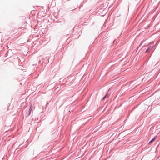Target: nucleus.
Here are the masks:
<instances>
[{"label": "nucleus", "instance_id": "obj_1", "mask_svg": "<svg viewBox=\"0 0 160 160\" xmlns=\"http://www.w3.org/2000/svg\"><path fill=\"white\" fill-rule=\"evenodd\" d=\"M109 96L108 94H106V95H105V96H104V97L102 98V100H104L107 98Z\"/></svg>", "mask_w": 160, "mask_h": 160}, {"label": "nucleus", "instance_id": "obj_2", "mask_svg": "<svg viewBox=\"0 0 160 160\" xmlns=\"http://www.w3.org/2000/svg\"><path fill=\"white\" fill-rule=\"evenodd\" d=\"M152 48V47H149L146 50V52H148Z\"/></svg>", "mask_w": 160, "mask_h": 160}, {"label": "nucleus", "instance_id": "obj_3", "mask_svg": "<svg viewBox=\"0 0 160 160\" xmlns=\"http://www.w3.org/2000/svg\"><path fill=\"white\" fill-rule=\"evenodd\" d=\"M155 137H154V138H153L152 140H151L149 142V144L150 143H151V142H152L155 139Z\"/></svg>", "mask_w": 160, "mask_h": 160}, {"label": "nucleus", "instance_id": "obj_4", "mask_svg": "<svg viewBox=\"0 0 160 160\" xmlns=\"http://www.w3.org/2000/svg\"><path fill=\"white\" fill-rule=\"evenodd\" d=\"M32 110V108L31 106V107H30V109H29V115H30V113H31V112Z\"/></svg>", "mask_w": 160, "mask_h": 160}]
</instances>
